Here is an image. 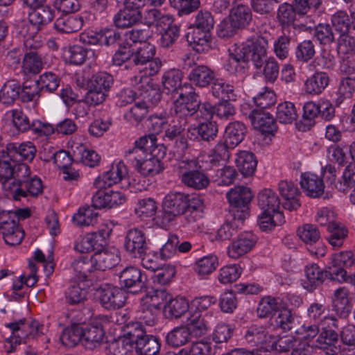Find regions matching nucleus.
<instances>
[{
	"label": "nucleus",
	"instance_id": "nucleus-26",
	"mask_svg": "<svg viewBox=\"0 0 355 355\" xmlns=\"http://www.w3.org/2000/svg\"><path fill=\"white\" fill-rule=\"evenodd\" d=\"M227 199L232 207H249L254 194L250 188L245 186H236L226 193Z\"/></svg>",
	"mask_w": 355,
	"mask_h": 355
},
{
	"label": "nucleus",
	"instance_id": "nucleus-5",
	"mask_svg": "<svg viewBox=\"0 0 355 355\" xmlns=\"http://www.w3.org/2000/svg\"><path fill=\"white\" fill-rule=\"evenodd\" d=\"M5 327L11 330V336L6 340L11 347L15 344L26 343L28 340L34 339L42 334L43 326L37 320H19L14 322L6 323Z\"/></svg>",
	"mask_w": 355,
	"mask_h": 355
},
{
	"label": "nucleus",
	"instance_id": "nucleus-25",
	"mask_svg": "<svg viewBox=\"0 0 355 355\" xmlns=\"http://www.w3.org/2000/svg\"><path fill=\"white\" fill-rule=\"evenodd\" d=\"M250 118L254 128L263 134L270 135L276 130V123L271 114L263 110H254Z\"/></svg>",
	"mask_w": 355,
	"mask_h": 355
},
{
	"label": "nucleus",
	"instance_id": "nucleus-4",
	"mask_svg": "<svg viewBox=\"0 0 355 355\" xmlns=\"http://www.w3.org/2000/svg\"><path fill=\"white\" fill-rule=\"evenodd\" d=\"M200 168L196 159L180 160L175 164V170L182 182L196 190L207 188L210 182L208 176Z\"/></svg>",
	"mask_w": 355,
	"mask_h": 355
},
{
	"label": "nucleus",
	"instance_id": "nucleus-21",
	"mask_svg": "<svg viewBox=\"0 0 355 355\" xmlns=\"http://www.w3.org/2000/svg\"><path fill=\"white\" fill-rule=\"evenodd\" d=\"M142 334L135 339V350L137 355H155L160 349L158 340L153 336H148L143 327L139 324L137 328Z\"/></svg>",
	"mask_w": 355,
	"mask_h": 355
},
{
	"label": "nucleus",
	"instance_id": "nucleus-11",
	"mask_svg": "<svg viewBox=\"0 0 355 355\" xmlns=\"http://www.w3.org/2000/svg\"><path fill=\"white\" fill-rule=\"evenodd\" d=\"M268 48V40L258 37L244 44L241 52L246 60H250L257 69H261L266 62Z\"/></svg>",
	"mask_w": 355,
	"mask_h": 355
},
{
	"label": "nucleus",
	"instance_id": "nucleus-58",
	"mask_svg": "<svg viewBox=\"0 0 355 355\" xmlns=\"http://www.w3.org/2000/svg\"><path fill=\"white\" fill-rule=\"evenodd\" d=\"M112 46L117 48L112 57V64L120 66L126 60L131 62V45L125 41H116L112 42Z\"/></svg>",
	"mask_w": 355,
	"mask_h": 355
},
{
	"label": "nucleus",
	"instance_id": "nucleus-63",
	"mask_svg": "<svg viewBox=\"0 0 355 355\" xmlns=\"http://www.w3.org/2000/svg\"><path fill=\"white\" fill-rule=\"evenodd\" d=\"M328 160L339 166H343L347 163L348 157L345 148L339 145L333 144L327 150Z\"/></svg>",
	"mask_w": 355,
	"mask_h": 355
},
{
	"label": "nucleus",
	"instance_id": "nucleus-31",
	"mask_svg": "<svg viewBox=\"0 0 355 355\" xmlns=\"http://www.w3.org/2000/svg\"><path fill=\"white\" fill-rule=\"evenodd\" d=\"M329 83L327 73L322 71L315 72L308 78L304 83V91L311 95H320Z\"/></svg>",
	"mask_w": 355,
	"mask_h": 355
},
{
	"label": "nucleus",
	"instance_id": "nucleus-51",
	"mask_svg": "<svg viewBox=\"0 0 355 355\" xmlns=\"http://www.w3.org/2000/svg\"><path fill=\"white\" fill-rule=\"evenodd\" d=\"M155 54V47L149 42H144L139 44L136 49H131V62L134 65L144 63L153 58Z\"/></svg>",
	"mask_w": 355,
	"mask_h": 355
},
{
	"label": "nucleus",
	"instance_id": "nucleus-53",
	"mask_svg": "<svg viewBox=\"0 0 355 355\" xmlns=\"http://www.w3.org/2000/svg\"><path fill=\"white\" fill-rule=\"evenodd\" d=\"M168 304L164 306L165 313H168L171 317L178 318L187 311H190V304L184 297L169 299Z\"/></svg>",
	"mask_w": 355,
	"mask_h": 355
},
{
	"label": "nucleus",
	"instance_id": "nucleus-14",
	"mask_svg": "<svg viewBox=\"0 0 355 355\" xmlns=\"http://www.w3.org/2000/svg\"><path fill=\"white\" fill-rule=\"evenodd\" d=\"M110 233L111 230L101 229L98 232L88 234L75 243L74 249L80 253H88L97 249L96 245L98 241H101L98 246L106 245V240L109 238Z\"/></svg>",
	"mask_w": 355,
	"mask_h": 355
},
{
	"label": "nucleus",
	"instance_id": "nucleus-32",
	"mask_svg": "<svg viewBox=\"0 0 355 355\" xmlns=\"http://www.w3.org/2000/svg\"><path fill=\"white\" fill-rule=\"evenodd\" d=\"M189 78L194 85L200 87H205L213 84L216 80L214 71L205 65L194 67L189 75Z\"/></svg>",
	"mask_w": 355,
	"mask_h": 355
},
{
	"label": "nucleus",
	"instance_id": "nucleus-57",
	"mask_svg": "<svg viewBox=\"0 0 355 355\" xmlns=\"http://www.w3.org/2000/svg\"><path fill=\"white\" fill-rule=\"evenodd\" d=\"M230 144L226 142V140H220L214 148L211 150L209 155V162L214 165L217 164L220 161H227L229 159L230 154Z\"/></svg>",
	"mask_w": 355,
	"mask_h": 355
},
{
	"label": "nucleus",
	"instance_id": "nucleus-55",
	"mask_svg": "<svg viewBox=\"0 0 355 355\" xmlns=\"http://www.w3.org/2000/svg\"><path fill=\"white\" fill-rule=\"evenodd\" d=\"M296 15L293 6L291 4L284 3L277 10V18L279 24L283 27H288L294 24L296 20Z\"/></svg>",
	"mask_w": 355,
	"mask_h": 355
},
{
	"label": "nucleus",
	"instance_id": "nucleus-22",
	"mask_svg": "<svg viewBox=\"0 0 355 355\" xmlns=\"http://www.w3.org/2000/svg\"><path fill=\"white\" fill-rule=\"evenodd\" d=\"M186 124L185 119H182L178 123L173 121V124L169 125L165 131V137L174 141V147L178 152H184L188 147L187 139L184 135Z\"/></svg>",
	"mask_w": 355,
	"mask_h": 355
},
{
	"label": "nucleus",
	"instance_id": "nucleus-28",
	"mask_svg": "<svg viewBox=\"0 0 355 355\" xmlns=\"http://www.w3.org/2000/svg\"><path fill=\"white\" fill-rule=\"evenodd\" d=\"M162 62L159 58H151L149 61L135 65L139 69V74L132 79L135 84L146 83L148 85L150 81V77L156 75L162 67Z\"/></svg>",
	"mask_w": 355,
	"mask_h": 355
},
{
	"label": "nucleus",
	"instance_id": "nucleus-37",
	"mask_svg": "<svg viewBox=\"0 0 355 355\" xmlns=\"http://www.w3.org/2000/svg\"><path fill=\"white\" fill-rule=\"evenodd\" d=\"M245 132V125L241 122L234 121L226 127L223 139L230 144L231 148H235L243 140Z\"/></svg>",
	"mask_w": 355,
	"mask_h": 355
},
{
	"label": "nucleus",
	"instance_id": "nucleus-33",
	"mask_svg": "<svg viewBox=\"0 0 355 355\" xmlns=\"http://www.w3.org/2000/svg\"><path fill=\"white\" fill-rule=\"evenodd\" d=\"M235 162L239 171L245 177L252 175L257 168L256 157L252 153L249 151L243 150L238 153Z\"/></svg>",
	"mask_w": 355,
	"mask_h": 355
},
{
	"label": "nucleus",
	"instance_id": "nucleus-60",
	"mask_svg": "<svg viewBox=\"0 0 355 355\" xmlns=\"http://www.w3.org/2000/svg\"><path fill=\"white\" fill-rule=\"evenodd\" d=\"M218 265L216 256L210 254L205 256L195 263V271L199 275H207L214 272Z\"/></svg>",
	"mask_w": 355,
	"mask_h": 355
},
{
	"label": "nucleus",
	"instance_id": "nucleus-50",
	"mask_svg": "<svg viewBox=\"0 0 355 355\" xmlns=\"http://www.w3.org/2000/svg\"><path fill=\"white\" fill-rule=\"evenodd\" d=\"M164 169L161 161L148 153L146 158L141 162L137 167V171L144 176H154L159 174Z\"/></svg>",
	"mask_w": 355,
	"mask_h": 355
},
{
	"label": "nucleus",
	"instance_id": "nucleus-24",
	"mask_svg": "<svg viewBox=\"0 0 355 355\" xmlns=\"http://www.w3.org/2000/svg\"><path fill=\"white\" fill-rule=\"evenodd\" d=\"M279 191L285 202L283 206L290 211L297 210L300 207L298 196L300 191L292 182L282 180L279 183Z\"/></svg>",
	"mask_w": 355,
	"mask_h": 355
},
{
	"label": "nucleus",
	"instance_id": "nucleus-13",
	"mask_svg": "<svg viewBox=\"0 0 355 355\" xmlns=\"http://www.w3.org/2000/svg\"><path fill=\"white\" fill-rule=\"evenodd\" d=\"M21 165L27 164L18 162L6 148L0 151V182L3 190L6 183L12 184L16 180L17 169Z\"/></svg>",
	"mask_w": 355,
	"mask_h": 355
},
{
	"label": "nucleus",
	"instance_id": "nucleus-30",
	"mask_svg": "<svg viewBox=\"0 0 355 355\" xmlns=\"http://www.w3.org/2000/svg\"><path fill=\"white\" fill-rule=\"evenodd\" d=\"M244 338L251 346L259 347L270 343L273 337L263 326L252 324L245 331Z\"/></svg>",
	"mask_w": 355,
	"mask_h": 355
},
{
	"label": "nucleus",
	"instance_id": "nucleus-35",
	"mask_svg": "<svg viewBox=\"0 0 355 355\" xmlns=\"http://www.w3.org/2000/svg\"><path fill=\"white\" fill-rule=\"evenodd\" d=\"M211 92L214 96L222 101H235L237 98L234 86L222 78L214 80Z\"/></svg>",
	"mask_w": 355,
	"mask_h": 355
},
{
	"label": "nucleus",
	"instance_id": "nucleus-40",
	"mask_svg": "<svg viewBox=\"0 0 355 355\" xmlns=\"http://www.w3.org/2000/svg\"><path fill=\"white\" fill-rule=\"evenodd\" d=\"M228 17L241 30L245 28L251 21L252 12L248 6L239 4L231 9Z\"/></svg>",
	"mask_w": 355,
	"mask_h": 355
},
{
	"label": "nucleus",
	"instance_id": "nucleus-2",
	"mask_svg": "<svg viewBox=\"0 0 355 355\" xmlns=\"http://www.w3.org/2000/svg\"><path fill=\"white\" fill-rule=\"evenodd\" d=\"M112 255L116 257L112 258V275L118 286L133 294L146 291L149 283L146 274L138 268L119 263L121 259L118 250L112 251Z\"/></svg>",
	"mask_w": 355,
	"mask_h": 355
},
{
	"label": "nucleus",
	"instance_id": "nucleus-17",
	"mask_svg": "<svg viewBox=\"0 0 355 355\" xmlns=\"http://www.w3.org/2000/svg\"><path fill=\"white\" fill-rule=\"evenodd\" d=\"M82 343L86 349L93 350L99 347L105 338V329L101 322L92 323L83 328Z\"/></svg>",
	"mask_w": 355,
	"mask_h": 355
},
{
	"label": "nucleus",
	"instance_id": "nucleus-12",
	"mask_svg": "<svg viewBox=\"0 0 355 355\" xmlns=\"http://www.w3.org/2000/svg\"><path fill=\"white\" fill-rule=\"evenodd\" d=\"M98 191L93 196L92 205L96 209L111 208V174L108 172L95 181Z\"/></svg>",
	"mask_w": 355,
	"mask_h": 355
},
{
	"label": "nucleus",
	"instance_id": "nucleus-7",
	"mask_svg": "<svg viewBox=\"0 0 355 355\" xmlns=\"http://www.w3.org/2000/svg\"><path fill=\"white\" fill-rule=\"evenodd\" d=\"M0 232L9 245H16L22 241L24 232L18 225L17 214L11 211H0Z\"/></svg>",
	"mask_w": 355,
	"mask_h": 355
},
{
	"label": "nucleus",
	"instance_id": "nucleus-47",
	"mask_svg": "<svg viewBox=\"0 0 355 355\" xmlns=\"http://www.w3.org/2000/svg\"><path fill=\"white\" fill-rule=\"evenodd\" d=\"M83 25V17L75 16L60 17L54 24L56 30L63 33L77 32L81 29Z\"/></svg>",
	"mask_w": 355,
	"mask_h": 355
},
{
	"label": "nucleus",
	"instance_id": "nucleus-62",
	"mask_svg": "<svg viewBox=\"0 0 355 355\" xmlns=\"http://www.w3.org/2000/svg\"><path fill=\"white\" fill-rule=\"evenodd\" d=\"M297 232L300 239L304 243L311 246L316 243L320 238L319 230L312 224H305L300 227Z\"/></svg>",
	"mask_w": 355,
	"mask_h": 355
},
{
	"label": "nucleus",
	"instance_id": "nucleus-34",
	"mask_svg": "<svg viewBox=\"0 0 355 355\" xmlns=\"http://www.w3.org/2000/svg\"><path fill=\"white\" fill-rule=\"evenodd\" d=\"M296 316L287 309L280 310L277 315L272 316L269 324L273 329L281 328L284 331H291L295 327Z\"/></svg>",
	"mask_w": 355,
	"mask_h": 355
},
{
	"label": "nucleus",
	"instance_id": "nucleus-59",
	"mask_svg": "<svg viewBox=\"0 0 355 355\" xmlns=\"http://www.w3.org/2000/svg\"><path fill=\"white\" fill-rule=\"evenodd\" d=\"M331 21L336 32L339 34L349 33L351 27V19L346 11H336L332 15Z\"/></svg>",
	"mask_w": 355,
	"mask_h": 355
},
{
	"label": "nucleus",
	"instance_id": "nucleus-10",
	"mask_svg": "<svg viewBox=\"0 0 355 355\" xmlns=\"http://www.w3.org/2000/svg\"><path fill=\"white\" fill-rule=\"evenodd\" d=\"M138 323H132L121 327V334H116L112 341L113 355H128L133 349L135 339L142 334L137 328Z\"/></svg>",
	"mask_w": 355,
	"mask_h": 355
},
{
	"label": "nucleus",
	"instance_id": "nucleus-20",
	"mask_svg": "<svg viewBox=\"0 0 355 355\" xmlns=\"http://www.w3.org/2000/svg\"><path fill=\"white\" fill-rule=\"evenodd\" d=\"M63 56L67 62L74 65L83 64L87 60L94 62L96 58L94 50L80 45L69 46L64 50Z\"/></svg>",
	"mask_w": 355,
	"mask_h": 355
},
{
	"label": "nucleus",
	"instance_id": "nucleus-15",
	"mask_svg": "<svg viewBox=\"0 0 355 355\" xmlns=\"http://www.w3.org/2000/svg\"><path fill=\"white\" fill-rule=\"evenodd\" d=\"M257 242V236L251 232H244L239 235L227 248V254L230 258L236 259L249 252Z\"/></svg>",
	"mask_w": 355,
	"mask_h": 355
},
{
	"label": "nucleus",
	"instance_id": "nucleus-43",
	"mask_svg": "<svg viewBox=\"0 0 355 355\" xmlns=\"http://www.w3.org/2000/svg\"><path fill=\"white\" fill-rule=\"evenodd\" d=\"M225 70L231 75L241 76L248 69V62L243 55L230 53L224 64Z\"/></svg>",
	"mask_w": 355,
	"mask_h": 355
},
{
	"label": "nucleus",
	"instance_id": "nucleus-23",
	"mask_svg": "<svg viewBox=\"0 0 355 355\" xmlns=\"http://www.w3.org/2000/svg\"><path fill=\"white\" fill-rule=\"evenodd\" d=\"M300 183L305 193L311 198H319L324 193L323 180L315 174L302 173Z\"/></svg>",
	"mask_w": 355,
	"mask_h": 355
},
{
	"label": "nucleus",
	"instance_id": "nucleus-46",
	"mask_svg": "<svg viewBox=\"0 0 355 355\" xmlns=\"http://www.w3.org/2000/svg\"><path fill=\"white\" fill-rule=\"evenodd\" d=\"M43 61L36 52L31 51L24 55L22 61V71L27 76L36 75L43 68Z\"/></svg>",
	"mask_w": 355,
	"mask_h": 355
},
{
	"label": "nucleus",
	"instance_id": "nucleus-8",
	"mask_svg": "<svg viewBox=\"0 0 355 355\" xmlns=\"http://www.w3.org/2000/svg\"><path fill=\"white\" fill-rule=\"evenodd\" d=\"M180 92L173 102V110L177 119L193 116L200 102L198 94L190 85H186L185 90Z\"/></svg>",
	"mask_w": 355,
	"mask_h": 355
},
{
	"label": "nucleus",
	"instance_id": "nucleus-64",
	"mask_svg": "<svg viewBox=\"0 0 355 355\" xmlns=\"http://www.w3.org/2000/svg\"><path fill=\"white\" fill-rule=\"evenodd\" d=\"M37 83L42 90L53 92L59 87L60 78L55 73L49 71L40 75Z\"/></svg>",
	"mask_w": 355,
	"mask_h": 355
},
{
	"label": "nucleus",
	"instance_id": "nucleus-3",
	"mask_svg": "<svg viewBox=\"0 0 355 355\" xmlns=\"http://www.w3.org/2000/svg\"><path fill=\"white\" fill-rule=\"evenodd\" d=\"M31 169L28 165L18 167L16 180L12 184L6 183L4 191L7 196L15 200H21L22 198L37 197L42 193L43 184L37 176L30 177Z\"/></svg>",
	"mask_w": 355,
	"mask_h": 355
},
{
	"label": "nucleus",
	"instance_id": "nucleus-48",
	"mask_svg": "<svg viewBox=\"0 0 355 355\" xmlns=\"http://www.w3.org/2000/svg\"><path fill=\"white\" fill-rule=\"evenodd\" d=\"M29 15V21L36 29L40 30L43 26L50 23L54 18V13L49 7H39L34 9Z\"/></svg>",
	"mask_w": 355,
	"mask_h": 355
},
{
	"label": "nucleus",
	"instance_id": "nucleus-27",
	"mask_svg": "<svg viewBox=\"0 0 355 355\" xmlns=\"http://www.w3.org/2000/svg\"><path fill=\"white\" fill-rule=\"evenodd\" d=\"M349 291L345 287H340L334 291L333 310L340 318H345L351 312Z\"/></svg>",
	"mask_w": 355,
	"mask_h": 355
},
{
	"label": "nucleus",
	"instance_id": "nucleus-36",
	"mask_svg": "<svg viewBox=\"0 0 355 355\" xmlns=\"http://www.w3.org/2000/svg\"><path fill=\"white\" fill-rule=\"evenodd\" d=\"M191 340V328L180 326L174 328L166 336V343L173 347H179L190 342Z\"/></svg>",
	"mask_w": 355,
	"mask_h": 355
},
{
	"label": "nucleus",
	"instance_id": "nucleus-42",
	"mask_svg": "<svg viewBox=\"0 0 355 355\" xmlns=\"http://www.w3.org/2000/svg\"><path fill=\"white\" fill-rule=\"evenodd\" d=\"M355 92V80L345 78L340 80L335 92L334 102L337 106L341 105L346 100L352 98Z\"/></svg>",
	"mask_w": 355,
	"mask_h": 355
},
{
	"label": "nucleus",
	"instance_id": "nucleus-61",
	"mask_svg": "<svg viewBox=\"0 0 355 355\" xmlns=\"http://www.w3.org/2000/svg\"><path fill=\"white\" fill-rule=\"evenodd\" d=\"M319 103L313 101H309L304 103L303 106V120L306 124L303 128L300 126V130L305 131L309 129L315 123L314 119L320 114Z\"/></svg>",
	"mask_w": 355,
	"mask_h": 355
},
{
	"label": "nucleus",
	"instance_id": "nucleus-18",
	"mask_svg": "<svg viewBox=\"0 0 355 355\" xmlns=\"http://www.w3.org/2000/svg\"><path fill=\"white\" fill-rule=\"evenodd\" d=\"M182 73L175 69L166 71L162 76L163 93L171 94L173 98L179 95L180 91L185 90L186 85H182Z\"/></svg>",
	"mask_w": 355,
	"mask_h": 355
},
{
	"label": "nucleus",
	"instance_id": "nucleus-54",
	"mask_svg": "<svg viewBox=\"0 0 355 355\" xmlns=\"http://www.w3.org/2000/svg\"><path fill=\"white\" fill-rule=\"evenodd\" d=\"M297 117L295 105L291 102L280 103L277 107L276 119L281 123L288 124Z\"/></svg>",
	"mask_w": 355,
	"mask_h": 355
},
{
	"label": "nucleus",
	"instance_id": "nucleus-52",
	"mask_svg": "<svg viewBox=\"0 0 355 355\" xmlns=\"http://www.w3.org/2000/svg\"><path fill=\"white\" fill-rule=\"evenodd\" d=\"M83 328L78 324L65 329L60 337L62 344L67 347H73L83 339Z\"/></svg>",
	"mask_w": 355,
	"mask_h": 355
},
{
	"label": "nucleus",
	"instance_id": "nucleus-29",
	"mask_svg": "<svg viewBox=\"0 0 355 355\" xmlns=\"http://www.w3.org/2000/svg\"><path fill=\"white\" fill-rule=\"evenodd\" d=\"M6 149L10 152L11 155L14 157L18 162L23 160L31 162L35 157L37 149L35 145L30 141L18 143H8L6 145Z\"/></svg>",
	"mask_w": 355,
	"mask_h": 355
},
{
	"label": "nucleus",
	"instance_id": "nucleus-45",
	"mask_svg": "<svg viewBox=\"0 0 355 355\" xmlns=\"http://www.w3.org/2000/svg\"><path fill=\"white\" fill-rule=\"evenodd\" d=\"M141 17V10H132L126 8L120 10L114 17V24L120 28H126L135 24L139 21Z\"/></svg>",
	"mask_w": 355,
	"mask_h": 355
},
{
	"label": "nucleus",
	"instance_id": "nucleus-41",
	"mask_svg": "<svg viewBox=\"0 0 355 355\" xmlns=\"http://www.w3.org/2000/svg\"><path fill=\"white\" fill-rule=\"evenodd\" d=\"M149 105L146 102V92L144 93V101L137 103L124 114V119L130 124L138 125L147 115Z\"/></svg>",
	"mask_w": 355,
	"mask_h": 355
},
{
	"label": "nucleus",
	"instance_id": "nucleus-49",
	"mask_svg": "<svg viewBox=\"0 0 355 355\" xmlns=\"http://www.w3.org/2000/svg\"><path fill=\"white\" fill-rule=\"evenodd\" d=\"M98 213L89 206L79 208L73 216V223L78 227L94 225L97 223Z\"/></svg>",
	"mask_w": 355,
	"mask_h": 355
},
{
	"label": "nucleus",
	"instance_id": "nucleus-6",
	"mask_svg": "<svg viewBox=\"0 0 355 355\" xmlns=\"http://www.w3.org/2000/svg\"><path fill=\"white\" fill-rule=\"evenodd\" d=\"M323 326L316 342L318 347L327 355H337L339 352L338 335L335 329H338L337 320L332 316H324L321 320Z\"/></svg>",
	"mask_w": 355,
	"mask_h": 355
},
{
	"label": "nucleus",
	"instance_id": "nucleus-1",
	"mask_svg": "<svg viewBox=\"0 0 355 355\" xmlns=\"http://www.w3.org/2000/svg\"><path fill=\"white\" fill-rule=\"evenodd\" d=\"M331 264L328 270H322L315 263L307 265L305 275L308 282L304 287L310 291H313L327 279L355 286V273L348 275L346 271L347 268H355V254L352 251L335 254Z\"/></svg>",
	"mask_w": 355,
	"mask_h": 355
},
{
	"label": "nucleus",
	"instance_id": "nucleus-19",
	"mask_svg": "<svg viewBox=\"0 0 355 355\" xmlns=\"http://www.w3.org/2000/svg\"><path fill=\"white\" fill-rule=\"evenodd\" d=\"M258 206L263 211L277 213V218H282L279 212L280 200L277 194L270 189H263L257 194Z\"/></svg>",
	"mask_w": 355,
	"mask_h": 355
},
{
	"label": "nucleus",
	"instance_id": "nucleus-56",
	"mask_svg": "<svg viewBox=\"0 0 355 355\" xmlns=\"http://www.w3.org/2000/svg\"><path fill=\"white\" fill-rule=\"evenodd\" d=\"M21 87L15 81H8L0 90V101L3 104L10 105L18 98Z\"/></svg>",
	"mask_w": 355,
	"mask_h": 355
},
{
	"label": "nucleus",
	"instance_id": "nucleus-16",
	"mask_svg": "<svg viewBox=\"0 0 355 355\" xmlns=\"http://www.w3.org/2000/svg\"><path fill=\"white\" fill-rule=\"evenodd\" d=\"M125 248L135 257H141L146 254L148 245L144 234L138 229L130 230L125 239Z\"/></svg>",
	"mask_w": 355,
	"mask_h": 355
},
{
	"label": "nucleus",
	"instance_id": "nucleus-44",
	"mask_svg": "<svg viewBox=\"0 0 355 355\" xmlns=\"http://www.w3.org/2000/svg\"><path fill=\"white\" fill-rule=\"evenodd\" d=\"M71 266L78 280L81 282L92 280L91 275L95 269L91 258L82 257L75 260Z\"/></svg>",
	"mask_w": 355,
	"mask_h": 355
},
{
	"label": "nucleus",
	"instance_id": "nucleus-9",
	"mask_svg": "<svg viewBox=\"0 0 355 355\" xmlns=\"http://www.w3.org/2000/svg\"><path fill=\"white\" fill-rule=\"evenodd\" d=\"M186 203L187 195L183 193L175 192L167 194L162 205L161 216L162 225H168L178 216L182 215L187 208Z\"/></svg>",
	"mask_w": 355,
	"mask_h": 355
},
{
	"label": "nucleus",
	"instance_id": "nucleus-39",
	"mask_svg": "<svg viewBox=\"0 0 355 355\" xmlns=\"http://www.w3.org/2000/svg\"><path fill=\"white\" fill-rule=\"evenodd\" d=\"M281 300L271 296L263 297L259 302L257 308V314L259 318L275 316V313L280 311Z\"/></svg>",
	"mask_w": 355,
	"mask_h": 355
},
{
	"label": "nucleus",
	"instance_id": "nucleus-38",
	"mask_svg": "<svg viewBox=\"0 0 355 355\" xmlns=\"http://www.w3.org/2000/svg\"><path fill=\"white\" fill-rule=\"evenodd\" d=\"M146 295L142 297V306H148L158 310L160 306L170 299V295L165 288H147Z\"/></svg>",
	"mask_w": 355,
	"mask_h": 355
}]
</instances>
